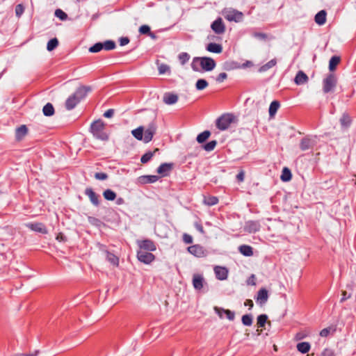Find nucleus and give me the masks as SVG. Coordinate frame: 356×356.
I'll use <instances>...</instances> for the list:
<instances>
[{
    "label": "nucleus",
    "instance_id": "1",
    "mask_svg": "<svg viewBox=\"0 0 356 356\" xmlns=\"http://www.w3.org/2000/svg\"><path fill=\"white\" fill-rule=\"evenodd\" d=\"M91 90L92 88L88 86H81L77 88L75 92L66 99L65 103V108L68 111L74 108Z\"/></svg>",
    "mask_w": 356,
    "mask_h": 356
},
{
    "label": "nucleus",
    "instance_id": "2",
    "mask_svg": "<svg viewBox=\"0 0 356 356\" xmlns=\"http://www.w3.org/2000/svg\"><path fill=\"white\" fill-rule=\"evenodd\" d=\"M216 65L215 60L210 57H195L191 63V68L195 72L211 71Z\"/></svg>",
    "mask_w": 356,
    "mask_h": 356
},
{
    "label": "nucleus",
    "instance_id": "3",
    "mask_svg": "<svg viewBox=\"0 0 356 356\" xmlns=\"http://www.w3.org/2000/svg\"><path fill=\"white\" fill-rule=\"evenodd\" d=\"M105 127L106 124L102 120H97L91 124L90 130L95 138L107 141L109 139V136L105 131Z\"/></svg>",
    "mask_w": 356,
    "mask_h": 356
},
{
    "label": "nucleus",
    "instance_id": "4",
    "mask_svg": "<svg viewBox=\"0 0 356 356\" xmlns=\"http://www.w3.org/2000/svg\"><path fill=\"white\" fill-rule=\"evenodd\" d=\"M236 117L232 113H225L220 116L216 122V127L221 131L227 129L234 122Z\"/></svg>",
    "mask_w": 356,
    "mask_h": 356
},
{
    "label": "nucleus",
    "instance_id": "5",
    "mask_svg": "<svg viewBox=\"0 0 356 356\" xmlns=\"http://www.w3.org/2000/svg\"><path fill=\"white\" fill-rule=\"evenodd\" d=\"M337 84V76L333 73H329L323 80V91L324 93L332 92L334 90Z\"/></svg>",
    "mask_w": 356,
    "mask_h": 356
},
{
    "label": "nucleus",
    "instance_id": "6",
    "mask_svg": "<svg viewBox=\"0 0 356 356\" xmlns=\"http://www.w3.org/2000/svg\"><path fill=\"white\" fill-rule=\"evenodd\" d=\"M116 45L113 40H106L104 42H97L89 48V51L91 53H97L105 49L106 51L113 50L115 48Z\"/></svg>",
    "mask_w": 356,
    "mask_h": 356
},
{
    "label": "nucleus",
    "instance_id": "7",
    "mask_svg": "<svg viewBox=\"0 0 356 356\" xmlns=\"http://www.w3.org/2000/svg\"><path fill=\"white\" fill-rule=\"evenodd\" d=\"M157 130V124L155 121L151 122L146 129L144 128L143 131V142L147 143L150 142Z\"/></svg>",
    "mask_w": 356,
    "mask_h": 356
},
{
    "label": "nucleus",
    "instance_id": "8",
    "mask_svg": "<svg viewBox=\"0 0 356 356\" xmlns=\"http://www.w3.org/2000/svg\"><path fill=\"white\" fill-rule=\"evenodd\" d=\"M225 17L226 19H227L229 22H239L242 21L243 18V13L235 10V9H229L227 10H225Z\"/></svg>",
    "mask_w": 356,
    "mask_h": 356
},
{
    "label": "nucleus",
    "instance_id": "9",
    "mask_svg": "<svg viewBox=\"0 0 356 356\" xmlns=\"http://www.w3.org/2000/svg\"><path fill=\"white\" fill-rule=\"evenodd\" d=\"M137 243L141 250L153 252L156 249L155 243L151 239L140 240L137 241Z\"/></svg>",
    "mask_w": 356,
    "mask_h": 356
},
{
    "label": "nucleus",
    "instance_id": "10",
    "mask_svg": "<svg viewBox=\"0 0 356 356\" xmlns=\"http://www.w3.org/2000/svg\"><path fill=\"white\" fill-rule=\"evenodd\" d=\"M137 257L140 261L146 264H150L155 259V256L152 253L143 250L138 251Z\"/></svg>",
    "mask_w": 356,
    "mask_h": 356
},
{
    "label": "nucleus",
    "instance_id": "11",
    "mask_svg": "<svg viewBox=\"0 0 356 356\" xmlns=\"http://www.w3.org/2000/svg\"><path fill=\"white\" fill-rule=\"evenodd\" d=\"M211 29L215 33L221 35L225 31V25L221 17H218L211 25Z\"/></svg>",
    "mask_w": 356,
    "mask_h": 356
},
{
    "label": "nucleus",
    "instance_id": "12",
    "mask_svg": "<svg viewBox=\"0 0 356 356\" xmlns=\"http://www.w3.org/2000/svg\"><path fill=\"white\" fill-rule=\"evenodd\" d=\"M316 145V140L309 136L304 137L300 143V148L302 151L312 149Z\"/></svg>",
    "mask_w": 356,
    "mask_h": 356
},
{
    "label": "nucleus",
    "instance_id": "13",
    "mask_svg": "<svg viewBox=\"0 0 356 356\" xmlns=\"http://www.w3.org/2000/svg\"><path fill=\"white\" fill-rule=\"evenodd\" d=\"M174 164L172 163H161L157 168L156 172L161 177H166L169 175L173 168Z\"/></svg>",
    "mask_w": 356,
    "mask_h": 356
},
{
    "label": "nucleus",
    "instance_id": "14",
    "mask_svg": "<svg viewBox=\"0 0 356 356\" xmlns=\"http://www.w3.org/2000/svg\"><path fill=\"white\" fill-rule=\"evenodd\" d=\"M26 226L31 230L41 233L47 234V229L46 226L42 222H29Z\"/></svg>",
    "mask_w": 356,
    "mask_h": 356
},
{
    "label": "nucleus",
    "instance_id": "15",
    "mask_svg": "<svg viewBox=\"0 0 356 356\" xmlns=\"http://www.w3.org/2000/svg\"><path fill=\"white\" fill-rule=\"evenodd\" d=\"M99 250L104 251L106 254V259L113 265L118 266L119 265V258L113 253L110 252L106 249V245L99 244Z\"/></svg>",
    "mask_w": 356,
    "mask_h": 356
},
{
    "label": "nucleus",
    "instance_id": "16",
    "mask_svg": "<svg viewBox=\"0 0 356 356\" xmlns=\"http://www.w3.org/2000/svg\"><path fill=\"white\" fill-rule=\"evenodd\" d=\"M84 193L89 197L91 203L93 205L96 207H98L99 205V195H97L92 188H86Z\"/></svg>",
    "mask_w": 356,
    "mask_h": 356
},
{
    "label": "nucleus",
    "instance_id": "17",
    "mask_svg": "<svg viewBox=\"0 0 356 356\" xmlns=\"http://www.w3.org/2000/svg\"><path fill=\"white\" fill-rule=\"evenodd\" d=\"M187 250L188 252L195 257H202L205 256L204 250L200 245L196 244L191 245L188 247Z\"/></svg>",
    "mask_w": 356,
    "mask_h": 356
},
{
    "label": "nucleus",
    "instance_id": "18",
    "mask_svg": "<svg viewBox=\"0 0 356 356\" xmlns=\"http://www.w3.org/2000/svg\"><path fill=\"white\" fill-rule=\"evenodd\" d=\"M214 310L216 313L219 316L220 318H223V314L226 315V317L229 321H233L235 318V313L229 309H225L221 307H215Z\"/></svg>",
    "mask_w": 356,
    "mask_h": 356
},
{
    "label": "nucleus",
    "instance_id": "19",
    "mask_svg": "<svg viewBox=\"0 0 356 356\" xmlns=\"http://www.w3.org/2000/svg\"><path fill=\"white\" fill-rule=\"evenodd\" d=\"M261 228V225L259 221L249 220L245 222V230L249 233H255L259 232Z\"/></svg>",
    "mask_w": 356,
    "mask_h": 356
},
{
    "label": "nucleus",
    "instance_id": "20",
    "mask_svg": "<svg viewBox=\"0 0 356 356\" xmlns=\"http://www.w3.org/2000/svg\"><path fill=\"white\" fill-rule=\"evenodd\" d=\"M216 277L219 280H225L228 276V270L225 267L216 266L214 268Z\"/></svg>",
    "mask_w": 356,
    "mask_h": 356
},
{
    "label": "nucleus",
    "instance_id": "21",
    "mask_svg": "<svg viewBox=\"0 0 356 356\" xmlns=\"http://www.w3.org/2000/svg\"><path fill=\"white\" fill-rule=\"evenodd\" d=\"M268 299V293L265 288H261L257 292L256 301L260 305L265 304Z\"/></svg>",
    "mask_w": 356,
    "mask_h": 356
},
{
    "label": "nucleus",
    "instance_id": "22",
    "mask_svg": "<svg viewBox=\"0 0 356 356\" xmlns=\"http://www.w3.org/2000/svg\"><path fill=\"white\" fill-rule=\"evenodd\" d=\"M204 279L202 275L194 274L193 277V285L196 290H201L203 288Z\"/></svg>",
    "mask_w": 356,
    "mask_h": 356
},
{
    "label": "nucleus",
    "instance_id": "23",
    "mask_svg": "<svg viewBox=\"0 0 356 356\" xmlns=\"http://www.w3.org/2000/svg\"><path fill=\"white\" fill-rule=\"evenodd\" d=\"M340 124L342 129H347L352 124V119L348 113H343L339 119Z\"/></svg>",
    "mask_w": 356,
    "mask_h": 356
},
{
    "label": "nucleus",
    "instance_id": "24",
    "mask_svg": "<svg viewBox=\"0 0 356 356\" xmlns=\"http://www.w3.org/2000/svg\"><path fill=\"white\" fill-rule=\"evenodd\" d=\"M163 101L168 105L174 104L178 101V95L172 92H165Z\"/></svg>",
    "mask_w": 356,
    "mask_h": 356
},
{
    "label": "nucleus",
    "instance_id": "25",
    "mask_svg": "<svg viewBox=\"0 0 356 356\" xmlns=\"http://www.w3.org/2000/svg\"><path fill=\"white\" fill-rule=\"evenodd\" d=\"M309 80L307 75L302 71H298L296 75L294 81L297 85L306 83Z\"/></svg>",
    "mask_w": 356,
    "mask_h": 356
},
{
    "label": "nucleus",
    "instance_id": "26",
    "mask_svg": "<svg viewBox=\"0 0 356 356\" xmlns=\"http://www.w3.org/2000/svg\"><path fill=\"white\" fill-rule=\"evenodd\" d=\"M327 13L322 10L319 11L314 17L315 22L318 25H323L326 22Z\"/></svg>",
    "mask_w": 356,
    "mask_h": 356
},
{
    "label": "nucleus",
    "instance_id": "27",
    "mask_svg": "<svg viewBox=\"0 0 356 356\" xmlns=\"http://www.w3.org/2000/svg\"><path fill=\"white\" fill-rule=\"evenodd\" d=\"M206 49L212 53L220 54L222 51V47L220 44L210 42L207 44Z\"/></svg>",
    "mask_w": 356,
    "mask_h": 356
},
{
    "label": "nucleus",
    "instance_id": "28",
    "mask_svg": "<svg viewBox=\"0 0 356 356\" xmlns=\"http://www.w3.org/2000/svg\"><path fill=\"white\" fill-rule=\"evenodd\" d=\"M28 133V128L26 125H21L16 129L15 137L17 140H22Z\"/></svg>",
    "mask_w": 356,
    "mask_h": 356
},
{
    "label": "nucleus",
    "instance_id": "29",
    "mask_svg": "<svg viewBox=\"0 0 356 356\" xmlns=\"http://www.w3.org/2000/svg\"><path fill=\"white\" fill-rule=\"evenodd\" d=\"M219 200L218 197L209 195L204 196L203 203L209 207L214 206L218 203Z\"/></svg>",
    "mask_w": 356,
    "mask_h": 356
},
{
    "label": "nucleus",
    "instance_id": "30",
    "mask_svg": "<svg viewBox=\"0 0 356 356\" xmlns=\"http://www.w3.org/2000/svg\"><path fill=\"white\" fill-rule=\"evenodd\" d=\"M239 252L244 256L250 257L253 255V248L248 245H242L238 248Z\"/></svg>",
    "mask_w": 356,
    "mask_h": 356
},
{
    "label": "nucleus",
    "instance_id": "31",
    "mask_svg": "<svg viewBox=\"0 0 356 356\" xmlns=\"http://www.w3.org/2000/svg\"><path fill=\"white\" fill-rule=\"evenodd\" d=\"M341 61V58L338 56H333L329 62V70L330 72H333L336 70L337 66Z\"/></svg>",
    "mask_w": 356,
    "mask_h": 356
},
{
    "label": "nucleus",
    "instance_id": "32",
    "mask_svg": "<svg viewBox=\"0 0 356 356\" xmlns=\"http://www.w3.org/2000/svg\"><path fill=\"white\" fill-rule=\"evenodd\" d=\"M297 350L301 353L305 354L307 353L311 348L310 343L309 342H300L297 344Z\"/></svg>",
    "mask_w": 356,
    "mask_h": 356
},
{
    "label": "nucleus",
    "instance_id": "33",
    "mask_svg": "<svg viewBox=\"0 0 356 356\" xmlns=\"http://www.w3.org/2000/svg\"><path fill=\"white\" fill-rule=\"evenodd\" d=\"M54 108L51 103L46 104L43 108L42 112L45 116L50 117L54 114Z\"/></svg>",
    "mask_w": 356,
    "mask_h": 356
},
{
    "label": "nucleus",
    "instance_id": "34",
    "mask_svg": "<svg viewBox=\"0 0 356 356\" xmlns=\"http://www.w3.org/2000/svg\"><path fill=\"white\" fill-rule=\"evenodd\" d=\"M280 102L276 100L270 103L268 110L270 117H273L275 115L278 108H280Z\"/></svg>",
    "mask_w": 356,
    "mask_h": 356
},
{
    "label": "nucleus",
    "instance_id": "35",
    "mask_svg": "<svg viewBox=\"0 0 356 356\" xmlns=\"http://www.w3.org/2000/svg\"><path fill=\"white\" fill-rule=\"evenodd\" d=\"M143 131H144V127L140 126V127H138L137 129H134L131 131V134L137 140H143V138H144Z\"/></svg>",
    "mask_w": 356,
    "mask_h": 356
},
{
    "label": "nucleus",
    "instance_id": "36",
    "mask_svg": "<svg viewBox=\"0 0 356 356\" xmlns=\"http://www.w3.org/2000/svg\"><path fill=\"white\" fill-rule=\"evenodd\" d=\"M277 64V60L275 58H273L264 64V65L261 66L259 69V72H264L269 69L272 68L273 67L275 66Z\"/></svg>",
    "mask_w": 356,
    "mask_h": 356
},
{
    "label": "nucleus",
    "instance_id": "37",
    "mask_svg": "<svg viewBox=\"0 0 356 356\" xmlns=\"http://www.w3.org/2000/svg\"><path fill=\"white\" fill-rule=\"evenodd\" d=\"M143 183L149 184L157 181L159 177L157 175H145L140 177Z\"/></svg>",
    "mask_w": 356,
    "mask_h": 356
},
{
    "label": "nucleus",
    "instance_id": "38",
    "mask_svg": "<svg viewBox=\"0 0 356 356\" xmlns=\"http://www.w3.org/2000/svg\"><path fill=\"white\" fill-rule=\"evenodd\" d=\"M158 151H159V149L156 148L154 152L149 151V152H146L141 156L140 162L142 163H147L152 159V158L154 155V153Z\"/></svg>",
    "mask_w": 356,
    "mask_h": 356
},
{
    "label": "nucleus",
    "instance_id": "39",
    "mask_svg": "<svg viewBox=\"0 0 356 356\" xmlns=\"http://www.w3.org/2000/svg\"><path fill=\"white\" fill-rule=\"evenodd\" d=\"M210 136L211 132L208 130H206L198 134L196 140L199 143H203L209 138Z\"/></svg>",
    "mask_w": 356,
    "mask_h": 356
},
{
    "label": "nucleus",
    "instance_id": "40",
    "mask_svg": "<svg viewBox=\"0 0 356 356\" xmlns=\"http://www.w3.org/2000/svg\"><path fill=\"white\" fill-rule=\"evenodd\" d=\"M103 196L106 200L113 201L116 198V193L111 189H106L104 191Z\"/></svg>",
    "mask_w": 356,
    "mask_h": 356
},
{
    "label": "nucleus",
    "instance_id": "41",
    "mask_svg": "<svg viewBox=\"0 0 356 356\" xmlns=\"http://www.w3.org/2000/svg\"><path fill=\"white\" fill-rule=\"evenodd\" d=\"M291 177H292V175H291V172L289 168H284L282 170V175H281V179L283 181H290L291 179Z\"/></svg>",
    "mask_w": 356,
    "mask_h": 356
},
{
    "label": "nucleus",
    "instance_id": "42",
    "mask_svg": "<svg viewBox=\"0 0 356 356\" xmlns=\"http://www.w3.org/2000/svg\"><path fill=\"white\" fill-rule=\"evenodd\" d=\"M268 316L266 314H260L257 316V325L258 327H264L267 322Z\"/></svg>",
    "mask_w": 356,
    "mask_h": 356
},
{
    "label": "nucleus",
    "instance_id": "43",
    "mask_svg": "<svg viewBox=\"0 0 356 356\" xmlns=\"http://www.w3.org/2000/svg\"><path fill=\"white\" fill-rule=\"evenodd\" d=\"M208 82L203 79H200L195 83V88L197 90H202L208 86Z\"/></svg>",
    "mask_w": 356,
    "mask_h": 356
},
{
    "label": "nucleus",
    "instance_id": "44",
    "mask_svg": "<svg viewBox=\"0 0 356 356\" xmlns=\"http://www.w3.org/2000/svg\"><path fill=\"white\" fill-rule=\"evenodd\" d=\"M190 58V55L186 52H181L178 55V59L182 65L188 63Z\"/></svg>",
    "mask_w": 356,
    "mask_h": 356
},
{
    "label": "nucleus",
    "instance_id": "45",
    "mask_svg": "<svg viewBox=\"0 0 356 356\" xmlns=\"http://www.w3.org/2000/svg\"><path fill=\"white\" fill-rule=\"evenodd\" d=\"M252 315L245 314L241 318L242 323L245 326H250L252 324Z\"/></svg>",
    "mask_w": 356,
    "mask_h": 356
},
{
    "label": "nucleus",
    "instance_id": "46",
    "mask_svg": "<svg viewBox=\"0 0 356 356\" xmlns=\"http://www.w3.org/2000/svg\"><path fill=\"white\" fill-rule=\"evenodd\" d=\"M58 45V40L57 38H54L51 39L48 42L47 45V49L48 51H51L54 50L55 48H56Z\"/></svg>",
    "mask_w": 356,
    "mask_h": 356
},
{
    "label": "nucleus",
    "instance_id": "47",
    "mask_svg": "<svg viewBox=\"0 0 356 356\" xmlns=\"http://www.w3.org/2000/svg\"><path fill=\"white\" fill-rule=\"evenodd\" d=\"M139 32L140 34H148L152 38H155L154 34L151 33L150 27L147 25H142L139 28Z\"/></svg>",
    "mask_w": 356,
    "mask_h": 356
},
{
    "label": "nucleus",
    "instance_id": "48",
    "mask_svg": "<svg viewBox=\"0 0 356 356\" xmlns=\"http://www.w3.org/2000/svg\"><path fill=\"white\" fill-rule=\"evenodd\" d=\"M88 220L90 224L97 227H100L103 222L97 218L93 216H88Z\"/></svg>",
    "mask_w": 356,
    "mask_h": 356
},
{
    "label": "nucleus",
    "instance_id": "49",
    "mask_svg": "<svg viewBox=\"0 0 356 356\" xmlns=\"http://www.w3.org/2000/svg\"><path fill=\"white\" fill-rule=\"evenodd\" d=\"M216 145H217L216 140H211L209 143H207V144L204 145L203 148L207 152H211L215 149Z\"/></svg>",
    "mask_w": 356,
    "mask_h": 356
},
{
    "label": "nucleus",
    "instance_id": "50",
    "mask_svg": "<svg viewBox=\"0 0 356 356\" xmlns=\"http://www.w3.org/2000/svg\"><path fill=\"white\" fill-rule=\"evenodd\" d=\"M55 15H56V17H57L58 18H59L60 20H63V21L67 19V15L64 11H63L61 9H56L55 10Z\"/></svg>",
    "mask_w": 356,
    "mask_h": 356
},
{
    "label": "nucleus",
    "instance_id": "51",
    "mask_svg": "<svg viewBox=\"0 0 356 356\" xmlns=\"http://www.w3.org/2000/svg\"><path fill=\"white\" fill-rule=\"evenodd\" d=\"M24 12V6L19 3L15 6V15L17 17H20Z\"/></svg>",
    "mask_w": 356,
    "mask_h": 356
},
{
    "label": "nucleus",
    "instance_id": "52",
    "mask_svg": "<svg viewBox=\"0 0 356 356\" xmlns=\"http://www.w3.org/2000/svg\"><path fill=\"white\" fill-rule=\"evenodd\" d=\"M170 67L166 64H161L159 66V72L160 74H165L166 72H170Z\"/></svg>",
    "mask_w": 356,
    "mask_h": 356
},
{
    "label": "nucleus",
    "instance_id": "53",
    "mask_svg": "<svg viewBox=\"0 0 356 356\" xmlns=\"http://www.w3.org/2000/svg\"><path fill=\"white\" fill-rule=\"evenodd\" d=\"M108 177V175L105 172H96L95 174V178L98 180H106Z\"/></svg>",
    "mask_w": 356,
    "mask_h": 356
},
{
    "label": "nucleus",
    "instance_id": "54",
    "mask_svg": "<svg viewBox=\"0 0 356 356\" xmlns=\"http://www.w3.org/2000/svg\"><path fill=\"white\" fill-rule=\"evenodd\" d=\"M321 356H335V354L332 349L325 348L321 353Z\"/></svg>",
    "mask_w": 356,
    "mask_h": 356
},
{
    "label": "nucleus",
    "instance_id": "55",
    "mask_svg": "<svg viewBox=\"0 0 356 356\" xmlns=\"http://www.w3.org/2000/svg\"><path fill=\"white\" fill-rule=\"evenodd\" d=\"M183 241L186 244H191L193 243V237L188 234H183Z\"/></svg>",
    "mask_w": 356,
    "mask_h": 356
},
{
    "label": "nucleus",
    "instance_id": "56",
    "mask_svg": "<svg viewBox=\"0 0 356 356\" xmlns=\"http://www.w3.org/2000/svg\"><path fill=\"white\" fill-rule=\"evenodd\" d=\"M227 77V74L225 72H221L218 74V76L216 77V81L221 83L225 79H226Z\"/></svg>",
    "mask_w": 356,
    "mask_h": 356
},
{
    "label": "nucleus",
    "instance_id": "57",
    "mask_svg": "<svg viewBox=\"0 0 356 356\" xmlns=\"http://www.w3.org/2000/svg\"><path fill=\"white\" fill-rule=\"evenodd\" d=\"M330 330H331L330 327H326V328L323 329L320 332V336L322 337H327L329 335L330 332Z\"/></svg>",
    "mask_w": 356,
    "mask_h": 356
},
{
    "label": "nucleus",
    "instance_id": "58",
    "mask_svg": "<svg viewBox=\"0 0 356 356\" xmlns=\"http://www.w3.org/2000/svg\"><path fill=\"white\" fill-rule=\"evenodd\" d=\"M114 115V109L113 108H110V109H108L104 113V117L106 118H112Z\"/></svg>",
    "mask_w": 356,
    "mask_h": 356
},
{
    "label": "nucleus",
    "instance_id": "59",
    "mask_svg": "<svg viewBox=\"0 0 356 356\" xmlns=\"http://www.w3.org/2000/svg\"><path fill=\"white\" fill-rule=\"evenodd\" d=\"M245 179V172L243 170L240 171L236 175V179L239 182H242Z\"/></svg>",
    "mask_w": 356,
    "mask_h": 356
},
{
    "label": "nucleus",
    "instance_id": "60",
    "mask_svg": "<svg viewBox=\"0 0 356 356\" xmlns=\"http://www.w3.org/2000/svg\"><path fill=\"white\" fill-rule=\"evenodd\" d=\"M56 238L60 242H65L67 241V237L61 232L57 234Z\"/></svg>",
    "mask_w": 356,
    "mask_h": 356
},
{
    "label": "nucleus",
    "instance_id": "61",
    "mask_svg": "<svg viewBox=\"0 0 356 356\" xmlns=\"http://www.w3.org/2000/svg\"><path fill=\"white\" fill-rule=\"evenodd\" d=\"M129 42V39L127 37H122L120 39V44L121 46H124Z\"/></svg>",
    "mask_w": 356,
    "mask_h": 356
},
{
    "label": "nucleus",
    "instance_id": "62",
    "mask_svg": "<svg viewBox=\"0 0 356 356\" xmlns=\"http://www.w3.org/2000/svg\"><path fill=\"white\" fill-rule=\"evenodd\" d=\"M254 36L260 40H265L267 39V35L264 33H256Z\"/></svg>",
    "mask_w": 356,
    "mask_h": 356
},
{
    "label": "nucleus",
    "instance_id": "63",
    "mask_svg": "<svg viewBox=\"0 0 356 356\" xmlns=\"http://www.w3.org/2000/svg\"><path fill=\"white\" fill-rule=\"evenodd\" d=\"M195 227L197 229V230H198L200 233H202V234L204 233V227L201 223L195 222Z\"/></svg>",
    "mask_w": 356,
    "mask_h": 356
},
{
    "label": "nucleus",
    "instance_id": "64",
    "mask_svg": "<svg viewBox=\"0 0 356 356\" xmlns=\"http://www.w3.org/2000/svg\"><path fill=\"white\" fill-rule=\"evenodd\" d=\"M244 305L245 306H248L249 309H251L254 305L252 300L250 299L246 300L244 302Z\"/></svg>",
    "mask_w": 356,
    "mask_h": 356
}]
</instances>
